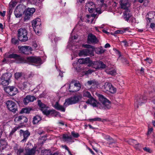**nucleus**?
<instances>
[{"instance_id": "obj_1", "label": "nucleus", "mask_w": 155, "mask_h": 155, "mask_svg": "<svg viewBox=\"0 0 155 155\" xmlns=\"http://www.w3.org/2000/svg\"><path fill=\"white\" fill-rule=\"evenodd\" d=\"M28 32L25 28H20L17 31L18 38L21 41L25 42L28 40Z\"/></svg>"}, {"instance_id": "obj_2", "label": "nucleus", "mask_w": 155, "mask_h": 155, "mask_svg": "<svg viewBox=\"0 0 155 155\" xmlns=\"http://www.w3.org/2000/svg\"><path fill=\"white\" fill-rule=\"evenodd\" d=\"M82 97L81 95H76L71 97L65 100L64 105L66 106L76 104L80 101Z\"/></svg>"}, {"instance_id": "obj_3", "label": "nucleus", "mask_w": 155, "mask_h": 155, "mask_svg": "<svg viewBox=\"0 0 155 155\" xmlns=\"http://www.w3.org/2000/svg\"><path fill=\"white\" fill-rule=\"evenodd\" d=\"M32 23V27L36 34L40 35L41 32V19L39 18H37L33 20Z\"/></svg>"}, {"instance_id": "obj_4", "label": "nucleus", "mask_w": 155, "mask_h": 155, "mask_svg": "<svg viewBox=\"0 0 155 155\" xmlns=\"http://www.w3.org/2000/svg\"><path fill=\"white\" fill-rule=\"evenodd\" d=\"M99 101L101 104V107L104 109H109L111 107V103L107 99L105 98L102 95L98 94L97 95Z\"/></svg>"}, {"instance_id": "obj_5", "label": "nucleus", "mask_w": 155, "mask_h": 155, "mask_svg": "<svg viewBox=\"0 0 155 155\" xmlns=\"http://www.w3.org/2000/svg\"><path fill=\"white\" fill-rule=\"evenodd\" d=\"M27 63L35 66L40 65L42 63V61L40 58L37 57H29L27 58L26 59Z\"/></svg>"}, {"instance_id": "obj_6", "label": "nucleus", "mask_w": 155, "mask_h": 155, "mask_svg": "<svg viewBox=\"0 0 155 155\" xmlns=\"http://www.w3.org/2000/svg\"><path fill=\"white\" fill-rule=\"evenodd\" d=\"M146 98L145 97H143L141 95H136L134 99V106L137 108L138 105H141L145 103L146 101Z\"/></svg>"}, {"instance_id": "obj_7", "label": "nucleus", "mask_w": 155, "mask_h": 155, "mask_svg": "<svg viewBox=\"0 0 155 155\" xmlns=\"http://www.w3.org/2000/svg\"><path fill=\"white\" fill-rule=\"evenodd\" d=\"M103 91L105 92H110L113 94L115 93L116 91V89L113 87L111 84L106 82L103 87Z\"/></svg>"}, {"instance_id": "obj_8", "label": "nucleus", "mask_w": 155, "mask_h": 155, "mask_svg": "<svg viewBox=\"0 0 155 155\" xmlns=\"http://www.w3.org/2000/svg\"><path fill=\"white\" fill-rule=\"evenodd\" d=\"M38 104L43 113L46 115H48L50 114L54 113L55 111L54 110H48L47 109V107L44 104L42 103L40 100H38Z\"/></svg>"}, {"instance_id": "obj_9", "label": "nucleus", "mask_w": 155, "mask_h": 155, "mask_svg": "<svg viewBox=\"0 0 155 155\" xmlns=\"http://www.w3.org/2000/svg\"><path fill=\"white\" fill-rule=\"evenodd\" d=\"M86 9H88L89 12L92 13L94 12H96L99 14L101 13V12L98 10V8L95 9V4L92 2H89L86 4Z\"/></svg>"}, {"instance_id": "obj_10", "label": "nucleus", "mask_w": 155, "mask_h": 155, "mask_svg": "<svg viewBox=\"0 0 155 155\" xmlns=\"http://www.w3.org/2000/svg\"><path fill=\"white\" fill-rule=\"evenodd\" d=\"M6 106L9 110L15 112L17 110V105L12 100H8L5 103Z\"/></svg>"}, {"instance_id": "obj_11", "label": "nucleus", "mask_w": 155, "mask_h": 155, "mask_svg": "<svg viewBox=\"0 0 155 155\" xmlns=\"http://www.w3.org/2000/svg\"><path fill=\"white\" fill-rule=\"evenodd\" d=\"M81 88V85L79 83L74 84L71 83L69 85L68 90L69 92H74L78 91Z\"/></svg>"}, {"instance_id": "obj_12", "label": "nucleus", "mask_w": 155, "mask_h": 155, "mask_svg": "<svg viewBox=\"0 0 155 155\" xmlns=\"http://www.w3.org/2000/svg\"><path fill=\"white\" fill-rule=\"evenodd\" d=\"M74 29L73 30L72 32H73ZM72 33L71 35V37L69 39V41L68 42V45H67V48H74V46H77L78 45L77 44V43H78V42H76L75 43L74 42V40L77 38V37L75 35L72 36Z\"/></svg>"}, {"instance_id": "obj_13", "label": "nucleus", "mask_w": 155, "mask_h": 155, "mask_svg": "<svg viewBox=\"0 0 155 155\" xmlns=\"http://www.w3.org/2000/svg\"><path fill=\"white\" fill-rule=\"evenodd\" d=\"M6 55V54H5ZM8 58L15 59L18 63H21L23 62V58L19 55L15 54H12L8 55H6Z\"/></svg>"}, {"instance_id": "obj_14", "label": "nucleus", "mask_w": 155, "mask_h": 155, "mask_svg": "<svg viewBox=\"0 0 155 155\" xmlns=\"http://www.w3.org/2000/svg\"><path fill=\"white\" fill-rule=\"evenodd\" d=\"M87 41L88 43L96 44L98 40L95 35L90 33L88 35Z\"/></svg>"}, {"instance_id": "obj_15", "label": "nucleus", "mask_w": 155, "mask_h": 155, "mask_svg": "<svg viewBox=\"0 0 155 155\" xmlns=\"http://www.w3.org/2000/svg\"><path fill=\"white\" fill-rule=\"evenodd\" d=\"M14 121L15 123L22 124L26 123L28 121V119L24 116H20L15 117Z\"/></svg>"}, {"instance_id": "obj_16", "label": "nucleus", "mask_w": 155, "mask_h": 155, "mask_svg": "<svg viewBox=\"0 0 155 155\" xmlns=\"http://www.w3.org/2000/svg\"><path fill=\"white\" fill-rule=\"evenodd\" d=\"M35 11V9L33 8H28L25 12V20L29 19Z\"/></svg>"}, {"instance_id": "obj_17", "label": "nucleus", "mask_w": 155, "mask_h": 155, "mask_svg": "<svg viewBox=\"0 0 155 155\" xmlns=\"http://www.w3.org/2000/svg\"><path fill=\"white\" fill-rule=\"evenodd\" d=\"M146 18L149 20V22H155V12H150L146 16Z\"/></svg>"}, {"instance_id": "obj_18", "label": "nucleus", "mask_w": 155, "mask_h": 155, "mask_svg": "<svg viewBox=\"0 0 155 155\" xmlns=\"http://www.w3.org/2000/svg\"><path fill=\"white\" fill-rule=\"evenodd\" d=\"M121 8L124 10L125 11H128L129 10V7L130 5L127 0H124L121 1L120 3Z\"/></svg>"}, {"instance_id": "obj_19", "label": "nucleus", "mask_w": 155, "mask_h": 155, "mask_svg": "<svg viewBox=\"0 0 155 155\" xmlns=\"http://www.w3.org/2000/svg\"><path fill=\"white\" fill-rule=\"evenodd\" d=\"M19 133L20 135L21 136H23L24 137V138L21 141L22 143L25 142L30 135V133L29 132L27 131H24L22 130H20Z\"/></svg>"}, {"instance_id": "obj_20", "label": "nucleus", "mask_w": 155, "mask_h": 155, "mask_svg": "<svg viewBox=\"0 0 155 155\" xmlns=\"http://www.w3.org/2000/svg\"><path fill=\"white\" fill-rule=\"evenodd\" d=\"M86 103L91 105L93 107H98L100 104L99 103L95 100L92 96L86 102Z\"/></svg>"}, {"instance_id": "obj_21", "label": "nucleus", "mask_w": 155, "mask_h": 155, "mask_svg": "<svg viewBox=\"0 0 155 155\" xmlns=\"http://www.w3.org/2000/svg\"><path fill=\"white\" fill-rule=\"evenodd\" d=\"M99 61H92L89 59V62L88 64V66L89 67H92L94 68L97 69L99 68Z\"/></svg>"}, {"instance_id": "obj_22", "label": "nucleus", "mask_w": 155, "mask_h": 155, "mask_svg": "<svg viewBox=\"0 0 155 155\" xmlns=\"http://www.w3.org/2000/svg\"><path fill=\"white\" fill-rule=\"evenodd\" d=\"M132 16L130 10L124 11L123 13V18L126 21H128Z\"/></svg>"}, {"instance_id": "obj_23", "label": "nucleus", "mask_w": 155, "mask_h": 155, "mask_svg": "<svg viewBox=\"0 0 155 155\" xmlns=\"http://www.w3.org/2000/svg\"><path fill=\"white\" fill-rule=\"evenodd\" d=\"M97 15V13L96 14L94 13L91 15H87L86 16L87 18L86 19V22L88 23H92L94 20V18L96 17Z\"/></svg>"}, {"instance_id": "obj_24", "label": "nucleus", "mask_w": 155, "mask_h": 155, "mask_svg": "<svg viewBox=\"0 0 155 155\" xmlns=\"http://www.w3.org/2000/svg\"><path fill=\"white\" fill-rule=\"evenodd\" d=\"M18 92V90L16 87L14 86H11V89L10 91L9 95L13 96L15 95Z\"/></svg>"}, {"instance_id": "obj_25", "label": "nucleus", "mask_w": 155, "mask_h": 155, "mask_svg": "<svg viewBox=\"0 0 155 155\" xmlns=\"http://www.w3.org/2000/svg\"><path fill=\"white\" fill-rule=\"evenodd\" d=\"M90 54L89 49H83L79 53L80 56L81 55L87 56Z\"/></svg>"}, {"instance_id": "obj_26", "label": "nucleus", "mask_w": 155, "mask_h": 155, "mask_svg": "<svg viewBox=\"0 0 155 155\" xmlns=\"http://www.w3.org/2000/svg\"><path fill=\"white\" fill-rule=\"evenodd\" d=\"M20 10V8L18 7H17L14 11V14L16 18H19L22 15Z\"/></svg>"}, {"instance_id": "obj_27", "label": "nucleus", "mask_w": 155, "mask_h": 155, "mask_svg": "<svg viewBox=\"0 0 155 155\" xmlns=\"http://www.w3.org/2000/svg\"><path fill=\"white\" fill-rule=\"evenodd\" d=\"M89 58H87L85 59L81 58L78 60V62L80 64H89Z\"/></svg>"}, {"instance_id": "obj_28", "label": "nucleus", "mask_w": 155, "mask_h": 155, "mask_svg": "<svg viewBox=\"0 0 155 155\" xmlns=\"http://www.w3.org/2000/svg\"><path fill=\"white\" fill-rule=\"evenodd\" d=\"M105 72L107 74L112 75H115L116 74V70L112 68L106 69L105 70Z\"/></svg>"}, {"instance_id": "obj_29", "label": "nucleus", "mask_w": 155, "mask_h": 155, "mask_svg": "<svg viewBox=\"0 0 155 155\" xmlns=\"http://www.w3.org/2000/svg\"><path fill=\"white\" fill-rule=\"evenodd\" d=\"M54 107L58 110H60L63 112L65 111V109L63 106L59 104L58 102L56 103L54 105Z\"/></svg>"}, {"instance_id": "obj_30", "label": "nucleus", "mask_w": 155, "mask_h": 155, "mask_svg": "<svg viewBox=\"0 0 155 155\" xmlns=\"http://www.w3.org/2000/svg\"><path fill=\"white\" fill-rule=\"evenodd\" d=\"M21 53L25 54H29L31 53L32 49H19Z\"/></svg>"}, {"instance_id": "obj_31", "label": "nucleus", "mask_w": 155, "mask_h": 155, "mask_svg": "<svg viewBox=\"0 0 155 155\" xmlns=\"http://www.w3.org/2000/svg\"><path fill=\"white\" fill-rule=\"evenodd\" d=\"M1 145L0 146V151L6 148L7 145V142L4 140H0Z\"/></svg>"}, {"instance_id": "obj_32", "label": "nucleus", "mask_w": 155, "mask_h": 155, "mask_svg": "<svg viewBox=\"0 0 155 155\" xmlns=\"http://www.w3.org/2000/svg\"><path fill=\"white\" fill-rule=\"evenodd\" d=\"M41 120V117L37 115L34 117L32 122L33 124H38Z\"/></svg>"}, {"instance_id": "obj_33", "label": "nucleus", "mask_w": 155, "mask_h": 155, "mask_svg": "<svg viewBox=\"0 0 155 155\" xmlns=\"http://www.w3.org/2000/svg\"><path fill=\"white\" fill-rule=\"evenodd\" d=\"M83 95L84 97H87L88 98L91 97V94L87 90H84L83 92Z\"/></svg>"}, {"instance_id": "obj_34", "label": "nucleus", "mask_w": 155, "mask_h": 155, "mask_svg": "<svg viewBox=\"0 0 155 155\" xmlns=\"http://www.w3.org/2000/svg\"><path fill=\"white\" fill-rule=\"evenodd\" d=\"M63 138L65 141L69 142L71 141L72 140V137L69 136L67 134H64L63 136Z\"/></svg>"}, {"instance_id": "obj_35", "label": "nucleus", "mask_w": 155, "mask_h": 155, "mask_svg": "<svg viewBox=\"0 0 155 155\" xmlns=\"http://www.w3.org/2000/svg\"><path fill=\"white\" fill-rule=\"evenodd\" d=\"M36 150L35 148H33L30 150H28L27 152V155H34L35 153Z\"/></svg>"}, {"instance_id": "obj_36", "label": "nucleus", "mask_w": 155, "mask_h": 155, "mask_svg": "<svg viewBox=\"0 0 155 155\" xmlns=\"http://www.w3.org/2000/svg\"><path fill=\"white\" fill-rule=\"evenodd\" d=\"M20 126H18L14 127L10 132L9 134V136H12L16 131L20 128Z\"/></svg>"}, {"instance_id": "obj_37", "label": "nucleus", "mask_w": 155, "mask_h": 155, "mask_svg": "<svg viewBox=\"0 0 155 155\" xmlns=\"http://www.w3.org/2000/svg\"><path fill=\"white\" fill-rule=\"evenodd\" d=\"M11 41L12 43L15 45H17L18 44L19 41L16 38H12Z\"/></svg>"}, {"instance_id": "obj_38", "label": "nucleus", "mask_w": 155, "mask_h": 155, "mask_svg": "<svg viewBox=\"0 0 155 155\" xmlns=\"http://www.w3.org/2000/svg\"><path fill=\"white\" fill-rule=\"evenodd\" d=\"M128 142L130 144L133 146H134L135 144H137V141L133 139H130L128 140Z\"/></svg>"}, {"instance_id": "obj_39", "label": "nucleus", "mask_w": 155, "mask_h": 155, "mask_svg": "<svg viewBox=\"0 0 155 155\" xmlns=\"http://www.w3.org/2000/svg\"><path fill=\"white\" fill-rule=\"evenodd\" d=\"M94 51H95L96 53L98 54H100L103 53L104 51V49H93Z\"/></svg>"}, {"instance_id": "obj_40", "label": "nucleus", "mask_w": 155, "mask_h": 155, "mask_svg": "<svg viewBox=\"0 0 155 155\" xmlns=\"http://www.w3.org/2000/svg\"><path fill=\"white\" fill-rule=\"evenodd\" d=\"M4 91L10 95V91L11 89V86H9L4 87Z\"/></svg>"}, {"instance_id": "obj_41", "label": "nucleus", "mask_w": 155, "mask_h": 155, "mask_svg": "<svg viewBox=\"0 0 155 155\" xmlns=\"http://www.w3.org/2000/svg\"><path fill=\"white\" fill-rule=\"evenodd\" d=\"M82 47L85 48H95L93 47L90 45L88 44H83L82 45Z\"/></svg>"}, {"instance_id": "obj_42", "label": "nucleus", "mask_w": 155, "mask_h": 155, "mask_svg": "<svg viewBox=\"0 0 155 155\" xmlns=\"http://www.w3.org/2000/svg\"><path fill=\"white\" fill-rule=\"evenodd\" d=\"M30 111V110L28 108H23L21 109L20 112L21 113H29Z\"/></svg>"}, {"instance_id": "obj_43", "label": "nucleus", "mask_w": 155, "mask_h": 155, "mask_svg": "<svg viewBox=\"0 0 155 155\" xmlns=\"http://www.w3.org/2000/svg\"><path fill=\"white\" fill-rule=\"evenodd\" d=\"M27 96V97L29 101L30 102H33L34 100H36L35 97L33 96L28 95Z\"/></svg>"}, {"instance_id": "obj_44", "label": "nucleus", "mask_w": 155, "mask_h": 155, "mask_svg": "<svg viewBox=\"0 0 155 155\" xmlns=\"http://www.w3.org/2000/svg\"><path fill=\"white\" fill-rule=\"evenodd\" d=\"M71 134L72 136L74 138H77L79 136V135L78 133L75 132L74 131L71 132Z\"/></svg>"}, {"instance_id": "obj_45", "label": "nucleus", "mask_w": 155, "mask_h": 155, "mask_svg": "<svg viewBox=\"0 0 155 155\" xmlns=\"http://www.w3.org/2000/svg\"><path fill=\"white\" fill-rule=\"evenodd\" d=\"M23 149L22 148H19L17 150V154L18 155H21V154L23 153Z\"/></svg>"}, {"instance_id": "obj_46", "label": "nucleus", "mask_w": 155, "mask_h": 155, "mask_svg": "<svg viewBox=\"0 0 155 155\" xmlns=\"http://www.w3.org/2000/svg\"><path fill=\"white\" fill-rule=\"evenodd\" d=\"M89 120L91 122L94 121H101V119L99 117H95L94 118L91 119H89Z\"/></svg>"}, {"instance_id": "obj_47", "label": "nucleus", "mask_w": 155, "mask_h": 155, "mask_svg": "<svg viewBox=\"0 0 155 155\" xmlns=\"http://www.w3.org/2000/svg\"><path fill=\"white\" fill-rule=\"evenodd\" d=\"M99 68H105L106 65L102 62L99 61Z\"/></svg>"}, {"instance_id": "obj_48", "label": "nucleus", "mask_w": 155, "mask_h": 155, "mask_svg": "<svg viewBox=\"0 0 155 155\" xmlns=\"http://www.w3.org/2000/svg\"><path fill=\"white\" fill-rule=\"evenodd\" d=\"M22 75V74L20 72L16 73L15 74V77L16 79H18Z\"/></svg>"}, {"instance_id": "obj_49", "label": "nucleus", "mask_w": 155, "mask_h": 155, "mask_svg": "<svg viewBox=\"0 0 155 155\" xmlns=\"http://www.w3.org/2000/svg\"><path fill=\"white\" fill-rule=\"evenodd\" d=\"M134 147V148L136 149H140V148L142 147V145L141 144L137 142V144H135Z\"/></svg>"}, {"instance_id": "obj_50", "label": "nucleus", "mask_w": 155, "mask_h": 155, "mask_svg": "<svg viewBox=\"0 0 155 155\" xmlns=\"http://www.w3.org/2000/svg\"><path fill=\"white\" fill-rule=\"evenodd\" d=\"M29 102L30 101L28 99L27 97L26 96L23 100V102L25 105H27Z\"/></svg>"}, {"instance_id": "obj_51", "label": "nucleus", "mask_w": 155, "mask_h": 155, "mask_svg": "<svg viewBox=\"0 0 155 155\" xmlns=\"http://www.w3.org/2000/svg\"><path fill=\"white\" fill-rule=\"evenodd\" d=\"M143 150L145 151L151 153L152 152V150L149 148L145 147L143 148Z\"/></svg>"}, {"instance_id": "obj_52", "label": "nucleus", "mask_w": 155, "mask_h": 155, "mask_svg": "<svg viewBox=\"0 0 155 155\" xmlns=\"http://www.w3.org/2000/svg\"><path fill=\"white\" fill-rule=\"evenodd\" d=\"M114 51L116 52V53L117 54L118 56H119V58H118L120 59V57H121V54L120 52L118 50H117V49H113Z\"/></svg>"}, {"instance_id": "obj_53", "label": "nucleus", "mask_w": 155, "mask_h": 155, "mask_svg": "<svg viewBox=\"0 0 155 155\" xmlns=\"http://www.w3.org/2000/svg\"><path fill=\"white\" fill-rule=\"evenodd\" d=\"M28 84V83L27 82H24L22 84L23 85V87H20V85H19V87H20L21 90L24 89V88L26 87Z\"/></svg>"}, {"instance_id": "obj_54", "label": "nucleus", "mask_w": 155, "mask_h": 155, "mask_svg": "<svg viewBox=\"0 0 155 155\" xmlns=\"http://www.w3.org/2000/svg\"><path fill=\"white\" fill-rule=\"evenodd\" d=\"M144 60L149 64H151L152 62L151 59L148 58H147L146 59H144Z\"/></svg>"}, {"instance_id": "obj_55", "label": "nucleus", "mask_w": 155, "mask_h": 155, "mask_svg": "<svg viewBox=\"0 0 155 155\" xmlns=\"http://www.w3.org/2000/svg\"><path fill=\"white\" fill-rule=\"evenodd\" d=\"M94 71V70L91 69H89L86 71L85 74H91L92 72Z\"/></svg>"}, {"instance_id": "obj_56", "label": "nucleus", "mask_w": 155, "mask_h": 155, "mask_svg": "<svg viewBox=\"0 0 155 155\" xmlns=\"http://www.w3.org/2000/svg\"><path fill=\"white\" fill-rule=\"evenodd\" d=\"M104 138L107 141L112 140H113L112 138L108 135L104 137Z\"/></svg>"}, {"instance_id": "obj_57", "label": "nucleus", "mask_w": 155, "mask_h": 155, "mask_svg": "<svg viewBox=\"0 0 155 155\" xmlns=\"http://www.w3.org/2000/svg\"><path fill=\"white\" fill-rule=\"evenodd\" d=\"M87 83L89 85H91L92 84H94L95 83V81L94 80L89 81H87Z\"/></svg>"}, {"instance_id": "obj_58", "label": "nucleus", "mask_w": 155, "mask_h": 155, "mask_svg": "<svg viewBox=\"0 0 155 155\" xmlns=\"http://www.w3.org/2000/svg\"><path fill=\"white\" fill-rule=\"evenodd\" d=\"M153 130V128L151 127L150 128H149L148 130V131L147 132V134H150L151 133V132H152Z\"/></svg>"}, {"instance_id": "obj_59", "label": "nucleus", "mask_w": 155, "mask_h": 155, "mask_svg": "<svg viewBox=\"0 0 155 155\" xmlns=\"http://www.w3.org/2000/svg\"><path fill=\"white\" fill-rule=\"evenodd\" d=\"M32 46L35 48H39V46H38V45L35 42H33L32 43Z\"/></svg>"}, {"instance_id": "obj_60", "label": "nucleus", "mask_w": 155, "mask_h": 155, "mask_svg": "<svg viewBox=\"0 0 155 155\" xmlns=\"http://www.w3.org/2000/svg\"><path fill=\"white\" fill-rule=\"evenodd\" d=\"M123 33V31L122 30H117L115 31V34H122Z\"/></svg>"}, {"instance_id": "obj_61", "label": "nucleus", "mask_w": 155, "mask_h": 155, "mask_svg": "<svg viewBox=\"0 0 155 155\" xmlns=\"http://www.w3.org/2000/svg\"><path fill=\"white\" fill-rule=\"evenodd\" d=\"M150 27L152 29H153L155 28V24L154 23H153V22L152 23H151L150 25Z\"/></svg>"}, {"instance_id": "obj_62", "label": "nucleus", "mask_w": 155, "mask_h": 155, "mask_svg": "<svg viewBox=\"0 0 155 155\" xmlns=\"http://www.w3.org/2000/svg\"><path fill=\"white\" fill-rule=\"evenodd\" d=\"M122 44L125 46H127V42L125 41H122Z\"/></svg>"}, {"instance_id": "obj_63", "label": "nucleus", "mask_w": 155, "mask_h": 155, "mask_svg": "<svg viewBox=\"0 0 155 155\" xmlns=\"http://www.w3.org/2000/svg\"><path fill=\"white\" fill-rule=\"evenodd\" d=\"M110 47V45L109 43H107L104 46V48H109Z\"/></svg>"}, {"instance_id": "obj_64", "label": "nucleus", "mask_w": 155, "mask_h": 155, "mask_svg": "<svg viewBox=\"0 0 155 155\" xmlns=\"http://www.w3.org/2000/svg\"><path fill=\"white\" fill-rule=\"evenodd\" d=\"M61 39V38L59 37H55L54 38V40L55 42H56L58 41Z\"/></svg>"}]
</instances>
